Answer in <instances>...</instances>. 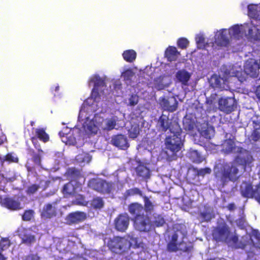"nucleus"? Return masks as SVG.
<instances>
[{
    "label": "nucleus",
    "mask_w": 260,
    "mask_h": 260,
    "mask_svg": "<svg viewBox=\"0 0 260 260\" xmlns=\"http://www.w3.org/2000/svg\"><path fill=\"white\" fill-rule=\"evenodd\" d=\"M174 232L169 236V241L167 244V250L169 252H176L179 250L184 252H190L193 249V245L190 242L187 243L183 239L187 238L186 226L183 223H176L173 226Z\"/></svg>",
    "instance_id": "3"
},
{
    "label": "nucleus",
    "mask_w": 260,
    "mask_h": 260,
    "mask_svg": "<svg viewBox=\"0 0 260 260\" xmlns=\"http://www.w3.org/2000/svg\"><path fill=\"white\" fill-rule=\"evenodd\" d=\"M40 185L37 184H33L29 185L27 187L25 192L28 195H32L35 193L40 188Z\"/></svg>",
    "instance_id": "41"
},
{
    "label": "nucleus",
    "mask_w": 260,
    "mask_h": 260,
    "mask_svg": "<svg viewBox=\"0 0 260 260\" xmlns=\"http://www.w3.org/2000/svg\"><path fill=\"white\" fill-rule=\"evenodd\" d=\"M211 173V170L209 168H205L197 170L196 173L199 176H204L206 174H209Z\"/></svg>",
    "instance_id": "50"
},
{
    "label": "nucleus",
    "mask_w": 260,
    "mask_h": 260,
    "mask_svg": "<svg viewBox=\"0 0 260 260\" xmlns=\"http://www.w3.org/2000/svg\"><path fill=\"white\" fill-rule=\"evenodd\" d=\"M180 55L176 47L173 46H169L165 50V57L170 62L176 61Z\"/></svg>",
    "instance_id": "20"
},
{
    "label": "nucleus",
    "mask_w": 260,
    "mask_h": 260,
    "mask_svg": "<svg viewBox=\"0 0 260 260\" xmlns=\"http://www.w3.org/2000/svg\"><path fill=\"white\" fill-rule=\"evenodd\" d=\"M129 105L133 106L138 103V98L136 94H132L128 99Z\"/></svg>",
    "instance_id": "53"
},
{
    "label": "nucleus",
    "mask_w": 260,
    "mask_h": 260,
    "mask_svg": "<svg viewBox=\"0 0 260 260\" xmlns=\"http://www.w3.org/2000/svg\"><path fill=\"white\" fill-rule=\"evenodd\" d=\"M197 47L199 49H205L207 46L205 42V39L202 34H198L195 38Z\"/></svg>",
    "instance_id": "36"
},
{
    "label": "nucleus",
    "mask_w": 260,
    "mask_h": 260,
    "mask_svg": "<svg viewBox=\"0 0 260 260\" xmlns=\"http://www.w3.org/2000/svg\"><path fill=\"white\" fill-rule=\"evenodd\" d=\"M240 192L243 197L254 198L260 204V183L253 188L251 183L244 182L241 186Z\"/></svg>",
    "instance_id": "7"
},
{
    "label": "nucleus",
    "mask_w": 260,
    "mask_h": 260,
    "mask_svg": "<svg viewBox=\"0 0 260 260\" xmlns=\"http://www.w3.org/2000/svg\"><path fill=\"white\" fill-rule=\"evenodd\" d=\"M252 155L248 152L245 154L237 156L231 162H223L214 168V180L218 188H223L229 182H235L241 176L238 165L244 169L249 166L253 161Z\"/></svg>",
    "instance_id": "1"
},
{
    "label": "nucleus",
    "mask_w": 260,
    "mask_h": 260,
    "mask_svg": "<svg viewBox=\"0 0 260 260\" xmlns=\"http://www.w3.org/2000/svg\"><path fill=\"white\" fill-rule=\"evenodd\" d=\"M189 157L193 162L200 163L203 160L202 155L197 150H192L189 153Z\"/></svg>",
    "instance_id": "37"
},
{
    "label": "nucleus",
    "mask_w": 260,
    "mask_h": 260,
    "mask_svg": "<svg viewBox=\"0 0 260 260\" xmlns=\"http://www.w3.org/2000/svg\"><path fill=\"white\" fill-rule=\"evenodd\" d=\"M183 126L185 131H191L194 128V121L192 118L185 116L183 119Z\"/></svg>",
    "instance_id": "33"
},
{
    "label": "nucleus",
    "mask_w": 260,
    "mask_h": 260,
    "mask_svg": "<svg viewBox=\"0 0 260 260\" xmlns=\"http://www.w3.org/2000/svg\"><path fill=\"white\" fill-rule=\"evenodd\" d=\"M248 12L249 15L252 17L255 16L257 14V10L255 6L252 5H248Z\"/></svg>",
    "instance_id": "52"
},
{
    "label": "nucleus",
    "mask_w": 260,
    "mask_h": 260,
    "mask_svg": "<svg viewBox=\"0 0 260 260\" xmlns=\"http://www.w3.org/2000/svg\"><path fill=\"white\" fill-rule=\"evenodd\" d=\"M248 38L254 41H257L260 39L259 30L255 26H253L248 29Z\"/></svg>",
    "instance_id": "30"
},
{
    "label": "nucleus",
    "mask_w": 260,
    "mask_h": 260,
    "mask_svg": "<svg viewBox=\"0 0 260 260\" xmlns=\"http://www.w3.org/2000/svg\"><path fill=\"white\" fill-rule=\"evenodd\" d=\"M11 243L9 239L7 238H3L0 241V249L5 250L9 248Z\"/></svg>",
    "instance_id": "46"
},
{
    "label": "nucleus",
    "mask_w": 260,
    "mask_h": 260,
    "mask_svg": "<svg viewBox=\"0 0 260 260\" xmlns=\"http://www.w3.org/2000/svg\"><path fill=\"white\" fill-rule=\"evenodd\" d=\"M0 160L2 164L5 161H7L8 163H17L19 159L17 157L13 156L12 153H8L4 157H0Z\"/></svg>",
    "instance_id": "35"
},
{
    "label": "nucleus",
    "mask_w": 260,
    "mask_h": 260,
    "mask_svg": "<svg viewBox=\"0 0 260 260\" xmlns=\"http://www.w3.org/2000/svg\"><path fill=\"white\" fill-rule=\"evenodd\" d=\"M23 260H40V258L37 254L30 253Z\"/></svg>",
    "instance_id": "54"
},
{
    "label": "nucleus",
    "mask_w": 260,
    "mask_h": 260,
    "mask_svg": "<svg viewBox=\"0 0 260 260\" xmlns=\"http://www.w3.org/2000/svg\"><path fill=\"white\" fill-rule=\"evenodd\" d=\"M117 121V118L116 116L106 119L105 121V127L103 128V129L106 131H110L115 128L117 129L118 128L115 127Z\"/></svg>",
    "instance_id": "25"
},
{
    "label": "nucleus",
    "mask_w": 260,
    "mask_h": 260,
    "mask_svg": "<svg viewBox=\"0 0 260 260\" xmlns=\"http://www.w3.org/2000/svg\"><path fill=\"white\" fill-rule=\"evenodd\" d=\"M259 64L253 59L248 60L244 67L245 73L252 78H257L259 75Z\"/></svg>",
    "instance_id": "9"
},
{
    "label": "nucleus",
    "mask_w": 260,
    "mask_h": 260,
    "mask_svg": "<svg viewBox=\"0 0 260 260\" xmlns=\"http://www.w3.org/2000/svg\"><path fill=\"white\" fill-rule=\"evenodd\" d=\"M21 239V244L30 247L36 242V238L34 235L27 229H23L19 234Z\"/></svg>",
    "instance_id": "16"
},
{
    "label": "nucleus",
    "mask_w": 260,
    "mask_h": 260,
    "mask_svg": "<svg viewBox=\"0 0 260 260\" xmlns=\"http://www.w3.org/2000/svg\"><path fill=\"white\" fill-rule=\"evenodd\" d=\"M0 204L2 206L12 211L19 210L22 208L20 202L11 197H1Z\"/></svg>",
    "instance_id": "13"
},
{
    "label": "nucleus",
    "mask_w": 260,
    "mask_h": 260,
    "mask_svg": "<svg viewBox=\"0 0 260 260\" xmlns=\"http://www.w3.org/2000/svg\"><path fill=\"white\" fill-rule=\"evenodd\" d=\"M30 151L32 153V160L33 162L37 166H40L41 165V153H36L33 149L30 150Z\"/></svg>",
    "instance_id": "42"
},
{
    "label": "nucleus",
    "mask_w": 260,
    "mask_h": 260,
    "mask_svg": "<svg viewBox=\"0 0 260 260\" xmlns=\"http://www.w3.org/2000/svg\"><path fill=\"white\" fill-rule=\"evenodd\" d=\"M178 104L177 100L173 96L168 98L161 97L159 99V104L163 110L170 112H173L177 110Z\"/></svg>",
    "instance_id": "10"
},
{
    "label": "nucleus",
    "mask_w": 260,
    "mask_h": 260,
    "mask_svg": "<svg viewBox=\"0 0 260 260\" xmlns=\"http://www.w3.org/2000/svg\"><path fill=\"white\" fill-rule=\"evenodd\" d=\"M100 94L99 93V89L93 88L90 94V96L87 100V102L89 100H93V102H97V101L100 98Z\"/></svg>",
    "instance_id": "40"
},
{
    "label": "nucleus",
    "mask_w": 260,
    "mask_h": 260,
    "mask_svg": "<svg viewBox=\"0 0 260 260\" xmlns=\"http://www.w3.org/2000/svg\"><path fill=\"white\" fill-rule=\"evenodd\" d=\"M59 134L60 137L62 138V142L66 143V144L68 143V141H67V139L68 138V134H64L62 132H60L59 133Z\"/></svg>",
    "instance_id": "56"
},
{
    "label": "nucleus",
    "mask_w": 260,
    "mask_h": 260,
    "mask_svg": "<svg viewBox=\"0 0 260 260\" xmlns=\"http://www.w3.org/2000/svg\"><path fill=\"white\" fill-rule=\"evenodd\" d=\"M125 81H131L134 76V72L131 70H126L122 74Z\"/></svg>",
    "instance_id": "48"
},
{
    "label": "nucleus",
    "mask_w": 260,
    "mask_h": 260,
    "mask_svg": "<svg viewBox=\"0 0 260 260\" xmlns=\"http://www.w3.org/2000/svg\"><path fill=\"white\" fill-rule=\"evenodd\" d=\"M204 135L206 138H210V136H208V135H206V131H204Z\"/></svg>",
    "instance_id": "64"
},
{
    "label": "nucleus",
    "mask_w": 260,
    "mask_h": 260,
    "mask_svg": "<svg viewBox=\"0 0 260 260\" xmlns=\"http://www.w3.org/2000/svg\"><path fill=\"white\" fill-rule=\"evenodd\" d=\"M128 211L133 216L141 215L144 210L143 206L138 203H132L128 205Z\"/></svg>",
    "instance_id": "23"
},
{
    "label": "nucleus",
    "mask_w": 260,
    "mask_h": 260,
    "mask_svg": "<svg viewBox=\"0 0 260 260\" xmlns=\"http://www.w3.org/2000/svg\"><path fill=\"white\" fill-rule=\"evenodd\" d=\"M142 198L144 201L143 208L145 212L150 213L153 212L156 205L151 201L149 198L146 196H144Z\"/></svg>",
    "instance_id": "29"
},
{
    "label": "nucleus",
    "mask_w": 260,
    "mask_h": 260,
    "mask_svg": "<svg viewBox=\"0 0 260 260\" xmlns=\"http://www.w3.org/2000/svg\"><path fill=\"white\" fill-rule=\"evenodd\" d=\"M3 250L0 249V260H6L7 258L2 253Z\"/></svg>",
    "instance_id": "62"
},
{
    "label": "nucleus",
    "mask_w": 260,
    "mask_h": 260,
    "mask_svg": "<svg viewBox=\"0 0 260 260\" xmlns=\"http://www.w3.org/2000/svg\"><path fill=\"white\" fill-rule=\"evenodd\" d=\"M36 138L39 139L44 143L48 142L49 140V135L46 133L45 129L43 128H37L36 129Z\"/></svg>",
    "instance_id": "32"
},
{
    "label": "nucleus",
    "mask_w": 260,
    "mask_h": 260,
    "mask_svg": "<svg viewBox=\"0 0 260 260\" xmlns=\"http://www.w3.org/2000/svg\"><path fill=\"white\" fill-rule=\"evenodd\" d=\"M223 147V149L225 152L227 153H230L235 149V145L233 142L229 140L224 144Z\"/></svg>",
    "instance_id": "44"
},
{
    "label": "nucleus",
    "mask_w": 260,
    "mask_h": 260,
    "mask_svg": "<svg viewBox=\"0 0 260 260\" xmlns=\"http://www.w3.org/2000/svg\"><path fill=\"white\" fill-rule=\"evenodd\" d=\"M226 207L230 211H233L236 208L235 205L233 203H230L229 204H228Z\"/></svg>",
    "instance_id": "57"
},
{
    "label": "nucleus",
    "mask_w": 260,
    "mask_h": 260,
    "mask_svg": "<svg viewBox=\"0 0 260 260\" xmlns=\"http://www.w3.org/2000/svg\"><path fill=\"white\" fill-rule=\"evenodd\" d=\"M137 175L142 178L148 179L150 177V171L143 164H140L136 168Z\"/></svg>",
    "instance_id": "24"
},
{
    "label": "nucleus",
    "mask_w": 260,
    "mask_h": 260,
    "mask_svg": "<svg viewBox=\"0 0 260 260\" xmlns=\"http://www.w3.org/2000/svg\"><path fill=\"white\" fill-rule=\"evenodd\" d=\"M122 57L126 62H133L136 58L137 53L133 49L126 50L123 51Z\"/></svg>",
    "instance_id": "27"
},
{
    "label": "nucleus",
    "mask_w": 260,
    "mask_h": 260,
    "mask_svg": "<svg viewBox=\"0 0 260 260\" xmlns=\"http://www.w3.org/2000/svg\"><path fill=\"white\" fill-rule=\"evenodd\" d=\"M59 86H56L54 87V91L57 92L59 90Z\"/></svg>",
    "instance_id": "63"
},
{
    "label": "nucleus",
    "mask_w": 260,
    "mask_h": 260,
    "mask_svg": "<svg viewBox=\"0 0 260 260\" xmlns=\"http://www.w3.org/2000/svg\"><path fill=\"white\" fill-rule=\"evenodd\" d=\"M231 240L233 242V243L237 244L239 240L238 236L237 235L233 236L231 238Z\"/></svg>",
    "instance_id": "58"
},
{
    "label": "nucleus",
    "mask_w": 260,
    "mask_h": 260,
    "mask_svg": "<svg viewBox=\"0 0 260 260\" xmlns=\"http://www.w3.org/2000/svg\"><path fill=\"white\" fill-rule=\"evenodd\" d=\"M129 218L127 214H119L114 220V225L116 230L119 232H125L129 225Z\"/></svg>",
    "instance_id": "12"
},
{
    "label": "nucleus",
    "mask_w": 260,
    "mask_h": 260,
    "mask_svg": "<svg viewBox=\"0 0 260 260\" xmlns=\"http://www.w3.org/2000/svg\"><path fill=\"white\" fill-rule=\"evenodd\" d=\"M138 195L141 197H143L142 191L137 187H134L127 189L123 194V197L124 199H127L129 197Z\"/></svg>",
    "instance_id": "31"
},
{
    "label": "nucleus",
    "mask_w": 260,
    "mask_h": 260,
    "mask_svg": "<svg viewBox=\"0 0 260 260\" xmlns=\"http://www.w3.org/2000/svg\"><path fill=\"white\" fill-rule=\"evenodd\" d=\"M77 187L72 183L69 181L65 184L62 189V192L64 197L69 198L75 196L76 193Z\"/></svg>",
    "instance_id": "22"
},
{
    "label": "nucleus",
    "mask_w": 260,
    "mask_h": 260,
    "mask_svg": "<svg viewBox=\"0 0 260 260\" xmlns=\"http://www.w3.org/2000/svg\"><path fill=\"white\" fill-rule=\"evenodd\" d=\"M177 46L182 49H186L189 44V41L185 38H181L177 41Z\"/></svg>",
    "instance_id": "43"
},
{
    "label": "nucleus",
    "mask_w": 260,
    "mask_h": 260,
    "mask_svg": "<svg viewBox=\"0 0 260 260\" xmlns=\"http://www.w3.org/2000/svg\"><path fill=\"white\" fill-rule=\"evenodd\" d=\"M229 32L231 38L239 39L241 35L240 27L238 24L235 25L229 29Z\"/></svg>",
    "instance_id": "34"
},
{
    "label": "nucleus",
    "mask_w": 260,
    "mask_h": 260,
    "mask_svg": "<svg viewBox=\"0 0 260 260\" xmlns=\"http://www.w3.org/2000/svg\"><path fill=\"white\" fill-rule=\"evenodd\" d=\"M236 108V102L233 98H221L218 100V109L220 111L229 114Z\"/></svg>",
    "instance_id": "8"
},
{
    "label": "nucleus",
    "mask_w": 260,
    "mask_h": 260,
    "mask_svg": "<svg viewBox=\"0 0 260 260\" xmlns=\"http://www.w3.org/2000/svg\"><path fill=\"white\" fill-rule=\"evenodd\" d=\"M35 148L37 149L39 153H43L41 145L38 141L37 138L36 137H32L30 139Z\"/></svg>",
    "instance_id": "51"
},
{
    "label": "nucleus",
    "mask_w": 260,
    "mask_h": 260,
    "mask_svg": "<svg viewBox=\"0 0 260 260\" xmlns=\"http://www.w3.org/2000/svg\"><path fill=\"white\" fill-rule=\"evenodd\" d=\"M73 203L77 205L86 206L88 202L86 200L85 197L82 194H79L76 198Z\"/></svg>",
    "instance_id": "39"
},
{
    "label": "nucleus",
    "mask_w": 260,
    "mask_h": 260,
    "mask_svg": "<svg viewBox=\"0 0 260 260\" xmlns=\"http://www.w3.org/2000/svg\"><path fill=\"white\" fill-rule=\"evenodd\" d=\"M253 124H254V128H257V130L260 129V122L257 121H253Z\"/></svg>",
    "instance_id": "61"
},
{
    "label": "nucleus",
    "mask_w": 260,
    "mask_h": 260,
    "mask_svg": "<svg viewBox=\"0 0 260 260\" xmlns=\"http://www.w3.org/2000/svg\"><path fill=\"white\" fill-rule=\"evenodd\" d=\"M165 220L161 215H158L157 216L154 217L153 223L156 226H161L165 224Z\"/></svg>",
    "instance_id": "47"
},
{
    "label": "nucleus",
    "mask_w": 260,
    "mask_h": 260,
    "mask_svg": "<svg viewBox=\"0 0 260 260\" xmlns=\"http://www.w3.org/2000/svg\"><path fill=\"white\" fill-rule=\"evenodd\" d=\"M34 212L32 210H25L22 215V219L24 221H30L34 216Z\"/></svg>",
    "instance_id": "45"
},
{
    "label": "nucleus",
    "mask_w": 260,
    "mask_h": 260,
    "mask_svg": "<svg viewBox=\"0 0 260 260\" xmlns=\"http://www.w3.org/2000/svg\"><path fill=\"white\" fill-rule=\"evenodd\" d=\"M56 215V208L51 203L45 205L41 211V216L44 219L52 218Z\"/></svg>",
    "instance_id": "17"
},
{
    "label": "nucleus",
    "mask_w": 260,
    "mask_h": 260,
    "mask_svg": "<svg viewBox=\"0 0 260 260\" xmlns=\"http://www.w3.org/2000/svg\"><path fill=\"white\" fill-rule=\"evenodd\" d=\"M157 125L159 131L164 133L169 131L171 134L165 139L166 148L170 150L173 155L176 154L183 145L182 129L178 122L170 119L169 115L162 114L158 119Z\"/></svg>",
    "instance_id": "2"
},
{
    "label": "nucleus",
    "mask_w": 260,
    "mask_h": 260,
    "mask_svg": "<svg viewBox=\"0 0 260 260\" xmlns=\"http://www.w3.org/2000/svg\"><path fill=\"white\" fill-rule=\"evenodd\" d=\"M111 143L113 146L122 150H126L129 147L127 138L122 134H118L112 137Z\"/></svg>",
    "instance_id": "15"
},
{
    "label": "nucleus",
    "mask_w": 260,
    "mask_h": 260,
    "mask_svg": "<svg viewBox=\"0 0 260 260\" xmlns=\"http://www.w3.org/2000/svg\"><path fill=\"white\" fill-rule=\"evenodd\" d=\"M138 134L139 132H137L136 131H135L134 132L129 131V136L131 138H136L137 137Z\"/></svg>",
    "instance_id": "59"
},
{
    "label": "nucleus",
    "mask_w": 260,
    "mask_h": 260,
    "mask_svg": "<svg viewBox=\"0 0 260 260\" xmlns=\"http://www.w3.org/2000/svg\"><path fill=\"white\" fill-rule=\"evenodd\" d=\"M89 186L93 190L102 194H110L115 190V183L108 182L102 179H92L89 182Z\"/></svg>",
    "instance_id": "5"
},
{
    "label": "nucleus",
    "mask_w": 260,
    "mask_h": 260,
    "mask_svg": "<svg viewBox=\"0 0 260 260\" xmlns=\"http://www.w3.org/2000/svg\"><path fill=\"white\" fill-rule=\"evenodd\" d=\"M86 218V213L78 211L69 213L66 217V220L69 224L71 225L82 222Z\"/></svg>",
    "instance_id": "14"
},
{
    "label": "nucleus",
    "mask_w": 260,
    "mask_h": 260,
    "mask_svg": "<svg viewBox=\"0 0 260 260\" xmlns=\"http://www.w3.org/2000/svg\"><path fill=\"white\" fill-rule=\"evenodd\" d=\"M175 76L178 82L183 86H188L191 75L185 70L182 69L177 71Z\"/></svg>",
    "instance_id": "19"
},
{
    "label": "nucleus",
    "mask_w": 260,
    "mask_h": 260,
    "mask_svg": "<svg viewBox=\"0 0 260 260\" xmlns=\"http://www.w3.org/2000/svg\"><path fill=\"white\" fill-rule=\"evenodd\" d=\"M251 140L254 142H257L260 139V133L257 128H254L250 135Z\"/></svg>",
    "instance_id": "49"
},
{
    "label": "nucleus",
    "mask_w": 260,
    "mask_h": 260,
    "mask_svg": "<svg viewBox=\"0 0 260 260\" xmlns=\"http://www.w3.org/2000/svg\"><path fill=\"white\" fill-rule=\"evenodd\" d=\"M104 201L102 197H96L93 198L90 202L91 207L95 210H100L104 206Z\"/></svg>",
    "instance_id": "28"
},
{
    "label": "nucleus",
    "mask_w": 260,
    "mask_h": 260,
    "mask_svg": "<svg viewBox=\"0 0 260 260\" xmlns=\"http://www.w3.org/2000/svg\"><path fill=\"white\" fill-rule=\"evenodd\" d=\"M254 238L256 240V242H253L255 247L260 248V234L256 233L254 235Z\"/></svg>",
    "instance_id": "55"
},
{
    "label": "nucleus",
    "mask_w": 260,
    "mask_h": 260,
    "mask_svg": "<svg viewBox=\"0 0 260 260\" xmlns=\"http://www.w3.org/2000/svg\"><path fill=\"white\" fill-rule=\"evenodd\" d=\"M226 29H222L219 33L215 35V43L218 46L226 47L230 43L229 39L226 35Z\"/></svg>",
    "instance_id": "18"
},
{
    "label": "nucleus",
    "mask_w": 260,
    "mask_h": 260,
    "mask_svg": "<svg viewBox=\"0 0 260 260\" xmlns=\"http://www.w3.org/2000/svg\"><path fill=\"white\" fill-rule=\"evenodd\" d=\"M255 95L258 100L260 101V85H259L256 90H255Z\"/></svg>",
    "instance_id": "60"
},
{
    "label": "nucleus",
    "mask_w": 260,
    "mask_h": 260,
    "mask_svg": "<svg viewBox=\"0 0 260 260\" xmlns=\"http://www.w3.org/2000/svg\"><path fill=\"white\" fill-rule=\"evenodd\" d=\"M200 216L202 219V221L205 222H209L215 217V215L213 212L209 211H205L201 212Z\"/></svg>",
    "instance_id": "38"
},
{
    "label": "nucleus",
    "mask_w": 260,
    "mask_h": 260,
    "mask_svg": "<svg viewBox=\"0 0 260 260\" xmlns=\"http://www.w3.org/2000/svg\"><path fill=\"white\" fill-rule=\"evenodd\" d=\"M89 82V83H93V88H94L99 89L100 87H103L106 86L104 80L98 75H94L91 77Z\"/></svg>",
    "instance_id": "26"
},
{
    "label": "nucleus",
    "mask_w": 260,
    "mask_h": 260,
    "mask_svg": "<svg viewBox=\"0 0 260 260\" xmlns=\"http://www.w3.org/2000/svg\"><path fill=\"white\" fill-rule=\"evenodd\" d=\"M66 176L71 181L75 182L83 177L81 171L75 167L69 168L66 171Z\"/></svg>",
    "instance_id": "21"
},
{
    "label": "nucleus",
    "mask_w": 260,
    "mask_h": 260,
    "mask_svg": "<svg viewBox=\"0 0 260 260\" xmlns=\"http://www.w3.org/2000/svg\"><path fill=\"white\" fill-rule=\"evenodd\" d=\"M127 237L128 239L119 236H115L110 239L107 243L109 249L115 253L122 254L130 248L132 242L135 243L136 247H139L137 238L129 234L127 235Z\"/></svg>",
    "instance_id": "4"
},
{
    "label": "nucleus",
    "mask_w": 260,
    "mask_h": 260,
    "mask_svg": "<svg viewBox=\"0 0 260 260\" xmlns=\"http://www.w3.org/2000/svg\"><path fill=\"white\" fill-rule=\"evenodd\" d=\"M231 234V229L224 221L214 227L212 233L213 239L217 242H227Z\"/></svg>",
    "instance_id": "6"
},
{
    "label": "nucleus",
    "mask_w": 260,
    "mask_h": 260,
    "mask_svg": "<svg viewBox=\"0 0 260 260\" xmlns=\"http://www.w3.org/2000/svg\"><path fill=\"white\" fill-rule=\"evenodd\" d=\"M135 224L137 230L141 232H148L150 228V219L143 213L135 216Z\"/></svg>",
    "instance_id": "11"
}]
</instances>
